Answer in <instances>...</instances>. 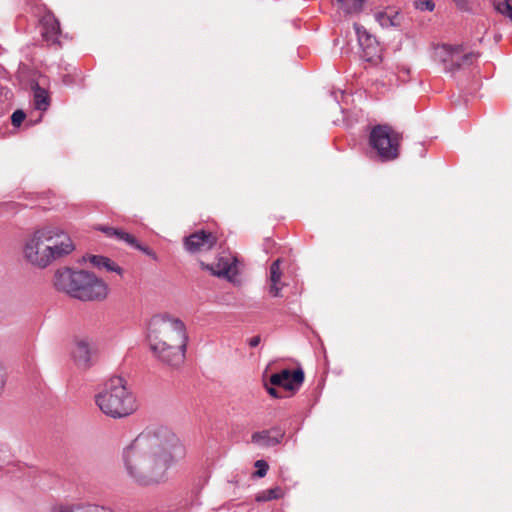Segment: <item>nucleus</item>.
<instances>
[{
    "mask_svg": "<svg viewBox=\"0 0 512 512\" xmlns=\"http://www.w3.org/2000/svg\"><path fill=\"white\" fill-rule=\"evenodd\" d=\"M185 453L184 445L169 429L147 428L123 448V468L134 483L155 485L166 480L171 465Z\"/></svg>",
    "mask_w": 512,
    "mask_h": 512,
    "instance_id": "obj_1",
    "label": "nucleus"
},
{
    "mask_svg": "<svg viewBox=\"0 0 512 512\" xmlns=\"http://www.w3.org/2000/svg\"><path fill=\"white\" fill-rule=\"evenodd\" d=\"M74 249L72 239L63 229L47 225L34 230L26 238L23 257L30 265L43 269Z\"/></svg>",
    "mask_w": 512,
    "mask_h": 512,
    "instance_id": "obj_2",
    "label": "nucleus"
},
{
    "mask_svg": "<svg viewBox=\"0 0 512 512\" xmlns=\"http://www.w3.org/2000/svg\"><path fill=\"white\" fill-rule=\"evenodd\" d=\"M148 338L151 350L162 362L171 366L183 362L188 336L180 319L169 315L154 319Z\"/></svg>",
    "mask_w": 512,
    "mask_h": 512,
    "instance_id": "obj_3",
    "label": "nucleus"
},
{
    "mask_svg": "<svg viewBox=\"0 0 512 512\" xmlns=\"http://www.w3.org/2000/svg\"><path fill=\"white\" fill-rule=\"evenodd\" d=\"M57 290L82 301H102L107 298L108 285L94 274L70 268L58 269L54 275Z\"/></svg>",
    "mask_w": 512,
    "mask_h": 512,
    "instance_id": "obj_4",
    "label": "nucleus"
},
{
    "mask_svg": "<svg viewBox=\"0 0 512 512\" xmlns=\"http://www.w3.org/2000/svg\"><path fill=\"white\" fill-rule=\"evenodd\" d=\"M95 403L102 413L113 419L130 416L137 410L136 398L127 379L112 376L95 395Z\"/></svg>",
    "mask_w": 512,
    "mask_h": 512,
    "instance_id": "obj_5",
    "label": "nucleus"
},
{
    "mask_svg": "<svg viewBox=\"0 0 512 512\" xmlns=\"http://www.w3.org/2000/svg\"><path fill=\"white\" fill-rule=\"evenodd\" d=\"M369 142L382 161L398 157L400 136L387 125H378L370 132Z\"/></svg>",
    "mask_w": 512,
    "mask_h": 512,
    "instance_id": "obj_6",
    "label": "nucleus"
},
{
    "mask_svg": "<svg viewBox=\"0 0 512 512\" xmlns=\"http://www.w3.org/2000/svg\"><path fill=\"white\" fill-rule=\"evenodd\" d=\"M477 58L475 53H464L462 46L442 44L434 49V59L443 65L446 72L454 73L464 66L471 65Z\"/></svg>",
    "mask_w": 512,
    "mask_h": 512,
    "instance_id": "obj_7",
    "label": "nucleus"
},
{
    "mask_svg": "<svg viewBox=\"0 0 512 512\" xmlns=\"http://www.w3.org/2000/svg\"><path fill=\"white\" fill-rule=\"evenodd\" d=\"M96 346L87 336L76 337L73 341L71 357L74 364L82 370H87L94 364Z\"/></svg>",
    "mask_w": 512,
    "mask_h": 512,
    "instance_id": "obj_8",
    "label": "nucleus"
},
{
    "mask_svg": "<svg viewBox=\"0 0 512 512\" xmlns=\"http://www.w3.org/2000/svg\"><path fill=\"white\" fill-rule=\"evenodd\" d=\"M359 45L362 47V57L365 61L377 64L381 61V49L375 37L370 35L366 29L355 25Z\"/></svg>",
    "mask_w": 512,
    "mask_h": 512,
    "instance_id": "obj_9",
    "label": "nucleus"
},
{
    "mask_svg": "<svg viewBox=\"0 0 512 512\" xmlns=\"http://www.w3.org/2000/svg\"><path fill=\"white\" fill-rule=\"evenodd\" d=\"M304 381V372L302 369L290 371L283 369L270 376L269 382L273 386L282 387L288 391H297Z\"/></svg>",
    "mask_w": 512,
    "mask_h": 512,
    "instance_id": "obj_10",
    "label": "nucleus"
},
{
    "mask_svg": "<svg viewBox=\"0 0 512 512\" xmlns=\"http://www.w3.org/2000/svg\"><path fill=\"white\" fill-rule=\"evenodd\" d=\"M216 238L212 233L198 231L185 239V248L191 253L205 252L215 245Z\"/></svg>",
    "mask_w": 512,
    "mask_h": 512,
    "instance_id": "obj_11",
    "label": "nucleus"
},
{
    "mask_svg": "<svg viewBox=\"0 0 512 512\" xmlns=\"http://www.w3.org/2000/svg\"><path fill=\"white\" fill-rule=\"evenodd\" d=\"M51 512H114L110 507L90 503H57L51 507Z\"/></svg>",
    "mask_w": 512,
    "mask_h": 512,
    "instance_id": "obj_12",
    "label": "nucleus"
},
{
    "mask_svg": "<svg viewBox=\"0 0 512 512\" xmlns=\"http://www.w3.org/2000/svg\"><path fill=\"white\" fill-rule=\"evenodd\" d=\"M42 36L48 43H56L60 35L58 20L50 12L46 13L40 20Z\"/></svg>",
    "mask_w": 512,
    "mask_h": 512,
    "instance_id": "obj_13",
    "label": "nucleus"
},
{
    "mask_svg": "<svg viewBox=\"0 0 512 512\" xmlns=\"http://www.w3.org/2000/svg\"><path fill=\"white\" fill-rule=\"evenodd\" d=\"M281 260H275L269 270V279H268V291L269 294L273 297H281V291L285 284L281 281L282 271L280 269Z\"/></svg>",
    "mask_w": 512,
    "mask_h": 512,
    "instance_id": "obj_14",
    "label": "nucleus"
},
{
    "mask_svg": "<svg viewBox=\"0 0 512 512\" xmlns=\"http://www.w3.org/2000/svg\"><path fill=\"white\" fill-rule=\"evenodd\" d=\"M213 275L232 279L237 274V266L235 260L230 257H221L213 266H206Z\"/></svg>",
    "mask_w": 512,
    "mask_h": 512,
    "instance_id": "obj_15",
    "label": "nucleus"
},
{
    "mask_svg": "<svg viewBox=\"0 0 512 512\" xmlns=\"http://www.w3.org/2000/svg\"><path fill=\"white\" fill-rule=\"evenodd\" d=\"M284 433L279 429L256 432L252 435V441L261 446H273L280 442Z\"/></svg>",
    "mask_w": 512,
    "mask_h": 512,
    "instance_id": "obj_16",
    "label": "nucleus"
},
{
    "mask_svg": "<svg viewBox=\"0 0 512 512\" xmlns=\"http://www.w3.org/2000/svg\"><path fill=\"white\" fill-rule=\"evenodd\" d=\"M87 260L91 265L100 270H105L107 272H115L118 275H122L123 273L122 268L108 257L101 255H89L87 257Z\"/></svg>",
    "mask_w": 512,
    "mask_h": 512,
    "instance_id": "obj_17",
    "label": "nucleus"
},
{
    "mask_svg": "<svg viewBox=\"0 0 512 512\" xmlns=\"http://www.w3.org/2000/svg\"><path fill=\"white\" fill-rule=\"evenodd\" d=\"M375 20L382 28L398 27L401 24L402 17L399 12L378 11L374 15Z\"/></svg>",
    "mask_w": 512,
    "mask_h": 512,
    "instance_id": "obj_18",
    "label": "nucleus"
},
{
    "mask_svg": "<svg viewBox=\"0 0 512 512\" xmlns=\"http://www.w3.org/2000/svg\"><path fill=\"white\" fill-rule=\"evenodd\" d=\"M50 106V98L48 92L36 85L34 87V107L40 112H44Z\"/></svg>",
    "mask_w": 512,
    "mask_h": 512,
    "instance_id": "obj_19",
    "label": "nucleus"
},
{
    "mask_svg": "<svg viewBox=\"0 0 512 512\" xmlns=\"http://www.w3.org/2000/svg\"><path fill=\"white\" fill-rule=\"evenodd\" d=\"M106 235L108 236H115L117 239L121 240V241H124L125 243H127L128 245H130L132 247L133 244H136V238L121 230V229H116V228H113V227H103L101 229Z\"/></svg>",
    "mask_w": 512,
    "mask_h": 512,
    "instance_id": "obj_20",
    "label": "nucleus"
},
{
    "mask_svg": "<svg viewBox=\"0 0 512 512\" xmlns=\"http://www.w3.org/2000/svg\"><path fill=\"white\" fill-rule=\"evenodd\" d=\"M366 0H337L339 7L347 14H357L363 10Z\"/></svg>",
    "mask_w": 512,
    "mask_h": 512,
    "instance_id": "obj_21",
    "label": "nucleus"
},
{
    "mask_svg": "<svg viewBox=\"0 0 512 512\" xmlns=\"http://www.w3.org/2000/svg\"><path fill=\"white\" fill-rule=\"evenodd\" d=\"M283 496V491L280 487H273L267 490H263L257 494L256 500L259 502L270 501L279 499Z\"/></svg>",
    "mask_w": 512,
    "mask_h": 512,
    "instance_id": "obj_22",
    "label": "nucleus"
},
{
    "mask_svg": "<svg viewBox=\"0 0 512 512\" xmlns=\"http://www.w3.org/2000/svg\"><path fill=\"white\" fill-rule=\"evenodd\" d=\"M495 9L512 20V0H504L495 4Z\"/></svg>",
    "mask_w": 512,
    "mask_h": 512,
    "instance_id": "obj_23",
    "label": "nucleus"
},
{
    "mask_svg": "<svg viewBox=\"0 0 512 512\" xmlns=\"http://www.w3.org/2000/svg\"><path fill=\"white\" fill-rule=\"evenodd\" d=\"M416 9L421 11H433L435 4L432 0H418L414 2Z\"/></svg>",
    "mask_w": 512,
    "mask_h": 512,
    "instance_id": "obj_24",
    "label": "nucleus"
},
{
    "mask_svg": "<svg viewBox=\"0 0 512 512\" xmlns=\"http://www.w3.org/2000/svg\"><path fill=\"white\" fill-rule=\"evenodd\" d=\"M255 467H256V472H255V476L259 477V478H262L266 475L267 471H268V464L266 463V461L264 460H257L255 462Z\"/></svg>",
    "mask_w": 512,
    "mask_h": 512,
    "instance_id": "obj_25",
    "label": "nucleus"
},
{
    "mask_svg": "<svg viewBox=\"0 0 512 512\" xmlns=\"http://www.w3.org/2000/svg\"><path fill=\"white\" fill-rule=\"evenodd\" d=\"M25 119V113L22 110H16L11 116L13 126L18 127Z\"/></svg>",
    "mask_w": 512,
    "mask_h": 512,
    "instance_id": "obj_26",
    "label": "nucleus"
},
{
    "mask_svg": "<svg viewBox=\"0 0 512 512\" xmlns=\"http://www.w3.org/2000/svg\"><path fill=\"white\" fill-rule=\"evenodd\" d=\"M132 247L137 249V250L142 251L143 253H145L146 255L150 256L154 260L157 259L156 254L150 248H148L146 246H142L137 240H136V244H133Z\"/></svg>",
    "mask_w": 512,
    "mask_h": 512,
    "instance_id": "obj_27",
    "label": "nucleus"
},
{
    "mask_svg": "<svg viewBox=\"0 0 512 512\" xmlns=\"http://www.w3.org/2000/svg\"><path fill=\"white\" fill-rule=\"evenodd\" d=\"M458 9L462 11L470 10L469 0H453Z\"/></svg>",
    "mask_w": 512,
    "mask_h": 512,
    "instance_id": "obj_28",
    "label": "nucleus"
},
{
    "mask_svg": "<svg viewBox=\"0 0 512 512\" xmlns=\"http://www.w3.org/2000/svg\"><path fill=\"white\" fill-rule=\"evenodd\" d=\"M260 341V336H254L249 340L248 344L250 347L255 348L260 344Z\"/></svg>",
    "mask_w": 512,
    "mask_h": 512,
    "instance_id": "obj_29",
    "label": "nucleus"
},
{
    "mask_svg": "<svg viewBox=\"0 0 512 512\" xmlns=\"http://www.w3.org/2000/svg\"><path fill=\"white\" fill-rule=\"evenodd\" d=\"M266 390L270 396H272L274 398L280 397L278 394V391L275 388L266 386Z\"/></svg>",
    "mask_w": 512,
    "mask_h": 512,
    "instance_id": "obj_30",
    "label": "nucleus"
},
{
    "mask_svg": "<svg viewBox=\"0 0 512 512\" xmlns=\"http://www.w3.org/2000/svg\"><path fill=\"white\" fill-rule=\"evenodd\" d=\"M40 120H41V115L38 117V119L35 121V123L40 121Z\"/></svg>",
    "mask_w": 512,
    "mask_h": 512,
    "instance_id": "obj_31",
    "label": "nucleus"
}]
</instances>
